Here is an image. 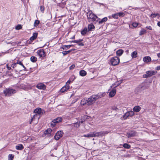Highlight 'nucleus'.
<instances>
[{
  "label": "nucleus",
  "mask_w": 160,
  "mask_h": 160,
  "mask_svg": "<svg viewBox=\"0 0 160 160\" xmlns=\"http://www.w3.org/2000/svg\"><path fill=\"white\" fill-rule=\"evenodd\" d=\"M87 18L89 22L95 21L97 18L100 20V19L94 14L91 11H89L87 13Z\"/></svg>",
  "instance_id": "1"
},
{
  "label": "nucleus",
  "mask_w": 160,
  "mask_h": 160,
  "mask_svg": "<svg viewBox=\"0 0 160 160\" xmlns=\"http://www.w3.org/2000/svg\"><path fill=\"white\" fill-rule=\"evenodd\" d=\"M17 92L16 90L11 88H6L3 91V93L6 97H10L15 94Z\"/></svg>",
  "instance_id": "2"
},
{
  "label": "nucleus",
  "mask_w": 160,
  "mask_h": 160,
  "mask_svg": "<svg viewBox=\"0 0 160 160\" xmlns=\"http://www.w3.org/2000/svg\"><path fill=\"white\" fill-rule=\"evenodd\" d=\"M149 85L146 83H143L136 89L138 92H141L142 90L148 88Z\"/></svg>",
  "instance_id": "3"
},
{
  "label": "nucleus",
  "mask_w": 160,
  "mask_h": 160,
  "mask_svg": "<svg viewBox=\"0 0 160 160\" xmlns=\"http://www.w3.org/2000/svg\"><path fill=\"white\" fill-rule=\"evenodd\" d=\"M110 62L112 65L115 66L118 64L119 62V58L117 57H115L111 59Z\"/></svg>",
  "instance_id": "4"
},
{
  "label": "nucleus",
  "mask_w": 160,
  "mask_h": 160,
  "mask_svg": "<svg viewBox=\"0 0 160 160\" xmlns=\"http://www.w3.org/2000/svg\"><path fill=\"white\" fill-rule=\"evenodd\" d=\"M87 103H88V105L89 106L93 104L95 102V98L94 96L92 95L90 97L87 99Z\"/></svg>",
  "instance_id": "5"
},
{
  "label": "nucleus",
  "mask_w": 160,
  "mask_h": 160,
  "mask_svg": "<svg viewBox=\"0 0 160 160\" xmlns=\"http://www.w3.org/2000/svg\"><path fill=\"white\" fill-rule=\"evenodd\" d=\"M63 132L60 131H58L56 133L54 138L55 140H58L62 136Z\"/></svg>",
  "instance_id": "6"
},
{
  "label": "nucleus",
  "mask_w": 160,
  "mask_h": 160,
  "mask_svg": "<svg viewBox=\"0 0 160 160\" xmlns=\"http://www.w3.org/2000/svg\"><path fill=\"white\" fill-rule=\"evenodd\" d=\"M38 54L41 58H44L45 56V54L44 51L43 49L39 50L37 51Z\"/></svg>",
  "instance_id": "7"
},
{
  "label": "nucleus",
  "mask_w": 160,
  "mask_h": 160,
  "mask_svg": "<svg viewBox=\"0 0 160 160\" xmlns=\"http://www.w3.org/2000/svg\"><path fill=\"white\" fill-rule=\"evenodd\" d=\"M36 87L39 89H42L45 90L46 88V86L42 83L38 84L36 86Z\"/></svg>",
  "instance_id": "8"
},
{
  "label": "nucleus",
  "mask_w": 160,
  "mask_h": 160,
  "mask_svg": "<svg viewBox=\"0 0 160 160\" xmlns=\"http://www.w3.org/2000/svg\"><path fill=\"white\" fill-rule=\"evenodd\" d=\"M136 132L134 131H131L127 133L128 137L129 138L134 137L136 136Z\"/></svg>",
  "instance_id": "9"
},
{
  "label": "nucleus",
  "mask_w": 160,
  "mask_h": 160,
  "mask_svg": "<svg viewBox=\"0 0 160 160\" xmlns=\"http://www.w3.org/2000/svg\"><path fill=\"white\" fill-rule=\"evenodd\" d=\"M157 73V72L156 71H148L146 72V73L147 74L148 77H151Z\"/></svg>",
  "instance_id": "10"
},
{
  "label": "nucleus",
  "mask_w": 160,
  "mask_h": 160,
  "mask_svg": "<svg viewBox=\"0 0 160 160\" xmlns=\"http://www.w3.org/2000/svg\"><path fill=\"white\" fill-rule=\"evenodd\" d=\"M116 93V90L114 88L112 90L109 92V96L110 97L112 98L113 97Z\"/></svg>",
  "instance_id": "11"
},
{
  "label": "nucleus",
  "mask_w": 160,
  "mask_h": 160,
  "mask_svg": "<svg viewBox=\"0 0 160 160\" xmlns=\"http://www.w3.org/2000/svg\"><path fill=\"white\" fill-rule=\"evenodd\" d=\"M108 132L107 131H101L99 132H98V137L103 136L106 134H108Z\"/></svg>",
  "instance_id": "12"
},
{
  "label": "nucleus",
  "mask_w": 160,
  "mask_h": 160,
  "mask_svg": "<svg viewBox=\"0 0 160 160\" xmlns=\"http://www.w3.org/2000/svg\"><path fill=\"white\" fill-rule=\"evenodd\" d=\"M69 86L67 85H65V86L63 87L60 90V91L62 92H63L66 91L68 90L69 88Z\"/></svg>",
  "instance_id": "13"
},
{
  "label": "nucleus",
  "mask_w": 160,
  "mask_h": 160,
  "mask_svg": "<svg viewBox=\"0 0 160 160\" xmlns=\"http://www.w3.org/2000/svg\"><path fill=\"white\" fill-rule=\"evenodd\" d=\"M143 60L145 62H148L151 61V58L149 56H146L143 58Z\"/></svg>",
  "instance_id": "14"
},
{
  "label": "nucleus",
  "mask_w": 160,
  "mask_h": 160,
  "mask_svg": "<svg viewBox=\"0 0 160 160\" xmlns=\"http://www.w3.org/2000/svg\"><path fill=\"white\" fill-rule=\"evenodd\" d=\"M38 33L37 32H34L33 33V35L30 38V40L33 41L37 37Z\"/></svg>",
  "instance_id": "15"
},
{
  "label": "nucleus",
  "mask_w": 160,
  "mask_h": 160,
  "mask_svg": "<svg viewBox=\"0 0 160 160\" xmlns=\"http://www.w3.org/2000/svg\"><path fill=\"white\" fill-rule=\"evenodd\" d=\"M42 110L40 108H37L34 111V112L37 115H40L41 113Z\"/></svg>",
  "instance_id": "16"
},
{
  "label": "nucleus",
  "mask_w": 160,
  "mask_h": 160,
  "mask_svg": "<svg viewBox=\"0 0 160 160\" xmlns=\"http://www.w3.org/2000/svg\"><path fill=\"white\" fill-rule=\"evenodd\" d=\"M141 109V108L140 106H137L134 107L133 108V110L134 112H137L140 110Z\"/></svg>",
  "instance_id": "17"
},
{
  "label": "nucleus",
  "mask_w": 160,
  "mask_h": 160,
  "mask_svg": "<svg viewBox=\"0 0 160 160\" xmlns=\"http://www.w3.org/2000/svg\"><path fill=\"white\" fill-rule=\"evenodd\" d=\"M95 28V27L92 24H88V31L93 30Z\"/></svg>",
  "instance_id": "18"
},
{
  "label": "nucleus",
  "mask_w": 160,
  "mask_h": 160,
  "mask_svg": "<svg viewBox=\"0 0 160 160\" xmlns=\"http://www.w3.org/2000/svg\"><path fill=\"white\" fill-rule=\"evenodd\" d=\"M123 50L122 49H119L117 51L116 54L117 56H120L123 53Z\"/></svg>",
  "instance_id": "19"
},
{
  "label": "nucleus",
  "mask_w": 160,
  "mask_h": 160,
  "mask_svg": "<svg viewBox=\"0 0 160 160\" xmlns=\"http://www.w3.org/2000/svg\"><path fill=\"white\" fill-rule=\"evenodd\" d=\"M108 20V18L107 17H104L102 18L100 21H99L98 23L99 24H102V23H104Z\"/></svg>",
  "instance_id": "20"
},
{
  "label": "nucleus",
  "mask_w": 160,
  "mask_h": 160,
  "mask_svg": "<svg viewBox=\"0 0 160 160\" xmlns=\"http://www.w3.org/2000/svg\"><path fill=\"white\" fill-rule=\"evenodd\" d=\"M16 149L17 150H22L24 148L22 144H19L15 147Z\"/></svg>",
  "instance_id": "21"
},
{
  "label": "nucleus",
  "mask_w": 160,
  "mask_h": 160,
  "mask_svg": "<svg viewBox=\"0 0 160 160\" xmlns=\"http://www.w3.org/2000/svg\"><path fill=\"white\" fill-rule=\"evenodd\" d=\"M80 75L82 76H84L87 74V72L84 70H82L79 72Z\"/></svg>",
  "instance_id": "22"
},
{
  "label": "nucleus",
  "mask_w": 160,
  "mask_h": 160,
  "mask_svg": "<svg viewBox=\"0 0 160 160\" xmlns=\"http://www.w3.org/2000/svg\"><path fill=\"white\" fill-rule=\"evenodd\" d=\"M158 16V18H159L160 17V14L158 13L155 14L152 13L150 16V17L152 18H155Z\"/></svg>",
  "instance_id": "23"
},
{
  "label": "nucleus",
  "mask_w": 160,
  "mask_h": 160,
  "mask_svg": "<svg viewBox=\"0 0 160 160\" xmlns=\"http://www.w3.org/2000/svg\"><path fill=\"white\" fill-rule=\"evenodd\" d=\"M87 98L86 99H82L81 102V104L82 106H84L85 105H88V103H87Z\"/></svg>",
  "instance_id": "24"
},
{
  "label": "nucleus",
  "mask_w": 160,
  "mask_h": 160,
  "mask_svg": "<svg viewBox=\"0 0 160 160\" xmlns=\"http://www.w3.org/2000/svg\"><path fill=\"white\" fill-rule=\"evenodd\" d=\"M138 54L136 51L133 52L131 54V56L132 58H135L137 57Z\"/></svg>",
  "instance_id": "25"
},
{
  "label": "nucleus",
  "mask_w": 160,
  "mask_h": 160,
  "mask_svg": "<svg viewBox=\"0 0 160 160\" xmlns=\"http://www.w3.org/2000/svg\"><path fill=\"white\" fill-rule=\"evenodd\" d=\"M56 119H53L51 122V125L52 127H54L55 126V125L57 123H58V121H57V120H56Z\"/></svg>",
  "instance_id": "26"
},
{
  "label": "nucleus",
  "mask_w": 160,
  "mask_h": 160,
  "mask_svg": "<svg viewBox=\"0 0 160 160\" xmlns=\"http://www.w3.org/2000/svg\"><path fill=\"white\" fill-rule=\"evenodd\" d=\"M81 118H82V120H83L84 121H85L86 120L89 119L90 118V117L87 115H85L81 117Z\"/></svg>",
  "instance_id": "27"
},
{
  "label": "nucleus",
  "mask_w": 160,
  "mask_h": 160,
  "mask_svg": "<svg viewBox=\"0 0 160 160\" xmlns=\"http://www.w3.org/2000/svg\"><path fill=\"white\" fill-rule=\"evenodd\" d=\"M92 137H98V132H91Z\"/></svg>",
  "instance_id": "28"
},
{
  "label": "nucleus",
  "mask_w": 160,
  "mask_h": 160,
  "mask_svg": "<svg viewBox=\"0 0 160 160\" xmlns=\"http://www.w3.org/2000/svg\"><path fill=\"white\" fill-rule=\"evenodd\" d=\"M71 126H73L75 127L78 128L80 126V122H76L70 125Z\"/></svg>",
  "instance_id": "29"
},
{
  "label": "nucleus",
  "mask_w": 160,
  "mask_h": 160,
  "mask_svg": "<svg viewBox=\"0 0 160 160\" xmlns=\"http://www.w3.org/2000/svg\"><path fill=\"white\" fill-rule=\"evenodd\" d=\"M87 32V29L86 28H85L83 30L81 31V33L82 35H84L86 34Z\"/></svg>",
  "instance_id": "30"
},
{
  "label": "nucleus",
  "mask_w": 160,
  "mask_h": 160,
  "mask_svg": "<svg viewBox=\"0 0 160 160\" xmlns=\"http://www.w3.org/2000/svg\"><path fill=\"white\" fill-rule=\"evenodd\" d=\"M146 30H145L144 29H142L140 31L139 35L140 36H141L144 34V33L146 32Z\"/></svg>",
  "instance_id": "31"
},
{
  "label": "nucleus",
  "mask_w": 160,
  "mask_h": 160,
  "mask_svg": "<svg viewBox=\"0 0 160 160\" xmlns=\"http://www.w3.org/2000/svg\"><path fill=\"white\" fill-rule=\"evenodd\" d=\"M37 60V58L35 56H32L30 58L31 61L33 62H36Z\"/></svg>",
  "instance_id": "32"
},
{
  "label": "nucleus",
  "mask_w": 160,
  "mask_h": 160,
  "mask_svg": "<svg viewBox=\"0 0 160 160\" xmlns=\"http://www.w3.org/2000/svg\"><path fill=\"white\" fill-rule=\"evenodd\" d=\"M123 147L126 149H129L131 147V146L127 143H124L123 145Z\"/></svg>",
  "instance_id": "33"
},
{
  "label": "nucleus",
  "mask_w": 160,
  "mask_h": 160,
  "mask_svg": "<svg viewBox=\"0 0 160 160\" xmlns=\"http://www.w3.org/2000/svg\"><path fill=\"white\" fill-rule=\"evenodd\" d=\"M52 130L50 128H48L45 131L44 134H50L52 132Z\"/></svg>",
  "instance_id": "34"
},
{
  "label": "nucleus",
  "mask_w": 160,
  "mask_h": 160,
  "mask_svg": "<svg viewBox=\"0 0 160 160\" xmlns=\"http://www.w3.org/2000/svg\"><path fill=\"white\" fill-rule=\"evenodd\" d=\"M123 118L124 119H126L127 118L129 117V114L128 112H127L123 116Z\"/></svg>",
  "instance_id": "35"
},
{
  "label": "nucleus",
  "mask_w": 160,
  "mask_h": 160,
  "mask_svg": "<svg viewBox=\"0 0 160 160\" xmlns=\"http://www.w3.org/2000/svg\"><path fill=\"white\" fill-rule=\"evenodd\" d=\"M72 50H70L68 51H64L62 52L63 56H65L71 52Z\"/></svg>",
  "instance_id": "36"
},
{
  "label": "nucleus",
  "mask_w": 160,
  "mask_h": 160,
  "mask_svg": "<svg viewBox=\"0 0 160 160\" xmlns=\"http://www.w3.org/2000/svg\"><path fill=\"white\" fill-rule=\"evenodd\" d=\"M112 17L114 19H118V13H115L112 15Z\"/></svg>",
  "instance_id": "37"
},
{
  "label": "nucleus",
  "mask_w": 160,
  "mask_h": 160,
  "mask_svg": "<svg viewBox=\"0 0 160 160\" xmlns=\"http://www.w3.org/2000/svg\"><path fill=\"white\" fill-rule=\"evenodd\" d=\"M40 21L38 20H35L34 22V26L35 27H37Z\"/></svg>",
  "instance_id": "38"
},
{
  "label": "nucleus",
  "mask_w": 160,
  "mask_h": 160,
  "mask_svg": "<svg viewBox=\"0 0 160 160\" xmlns=\"http://www.w3.org/2000/svg\"><path fill=\"white\" fill-rule=\"evenodd\" d=\"M118 16H119L120 17H123L125 15V14L123 12H119L118 13Z\"/></svg>",
  "instance_id": "39"
},
{
  "label": "nucleus",
  "mask_w": 160,
  "mask_h": 160,
  "mask_svg": "<svg viewBox=\"0 0 160 160\" xmlns=\"http://www.w3.org/2000/svg\"><path fill=\"white\" fill-rule=\"evenodd\" d=\"M128 112V113L129 114V117H132L133 115H134V112L133 111H130Z\"/></svg>",
  "instance_id": "40"
},
{
  "label": "nucleus",
  "mask_w": 160,
  "mask_h": 160,
  "mask_svg": "<svg viewBox=\"0 0 160 160\" xmlns=\"http://www.w3.org/2000/svg\"><path fill=\"white\" fill-rule=\"evenodd\" d=\"M22 28V26L21 25H17L16 28L15 29L17 30H19L21 29Z\"/></svg>",
  "instance_id": "41"
},
{
  "label": "nucleus",
  "mask_w": 160,
  "mask_h": 160,
  "mask_svg": "<svg viewBox=\"0 0 160 160\" xmlns=\"http://www.w3.org/2000/svg\"><path fill=\"white\" fill-rule=\"evenodd\" d=\"M14 156L12 154H10L8 155V160H12Z\"/></svg>",
  "instance_id": "42"
},
{
  "label": "nucleus",
  "mask_w": 160,
  "mask_h": 160,
  "mask_svg": "<svg viewBox=\"0 0 160 160\" xmlns=\"http://www.w3.org/2000/svg\"><path fill=\"white\" fill-rule=\"evenodd\" d=\"M56 120L58 121V122L59 123L60 122H61L62 120V118L61 117H58L57 118H56Z\"/></svg>",
  "instance_id": "43"
},
{
  "label": "nucleus",
  "mask_w": 160,
  "mask_h": 160,
  "mask_svg": "<svg viewBox=\"0 0 160 160\" xmlns=\"http://www.w3.org/2000/svg\"><path fill=\"white\" fill-rule=\"evenodd\" d=\"M83 137L88 138L92 137L91 132L88 134L84 135Z\"/></svg>",
  "instance_id": "44"
},
{
  "label": "nucleus",
  "mask_w": 160,
  "mask_h": 160,
  "mask_svg": "<svg viewBox=\"0 0 160 160\" xmlns=\"http://www.w3.org/2000/svg\"><path fill=\"white\" fill-rule=\"evenodd\" d=\"M75 79V77L74 76H72L69 79L72 81V82Z\"/></svg>",
  "instance_id": "45"
},
{
  "label": "nucleus",
  "mask_w": 160,
  "mask_h": 160,
  "mask_svg": "<svg viewBox=\"0 0 160 160\" xmlns=\"http://www.w3.org/2000/svg\"><path fill=\"white\" fill-rule=\"evenodd\" d=\"M97 94L98 95L99 98H101L103 96V93H102V92L98 93V94Z\"/></svg>",
  "instance_id": "46"
},
{
  "label": "nucleus",
  "mask_w": 160,
  "mask_h": 160,
  "mask_svg": "<svg viewBox=\"0 0 160 160\" xmlns=\"http://www.w3.org/2000/svg\"><path fill=\"white\" fill-rule=\"evenodd\" d=\"M116 83H115L114 84L116 85L115 87H114V88H116V87L119 86L121 84V82H120L119 81L117 82Z\"/></svg>",
  "instance_id": "47"
},
{
  "label": "nucleus",
  "mask_w": 160,
  "mask_h": 160,
  "mask_svg": "<svg viewBox=\"0 0 160 160\" xmlns=\"http://www.w3.org/2000/svg\"><path fill=\"white\" fill-rule=\"evenodd\" d=\"M40 9L41 12H43L44 10V7L43 6H41L40 7Z\"/></svg>",
  "instance_id": "48"
},
{
  "label": "nucleus",
  "mask_w": 160,
  "mask_h": 160,
  "mask_svg": "<svg viewBox=\"0 0 160 160\" xmlns=\"http://www.w3.org/2000/svg\"><path fill=\"white\" fill-rule=\"evenodd\" d=\"M138 24L136 22H133L132 23V26L133 27L136 28L137 27Z\"/></svg>",
  "instance_id": "49"
},
{
  "label": "nucleus",
  "mask_w": 160,
  "mask_h": 160,
  "mask_svg": "<svg viewBox=\"0 0 160 160\" xmlns=\"http://www.w3.org/2000/svg\"><path fill=\"white\" fill-rule=\"evenodd\" d=\"M75 67V65L74 64H72L69 67L70 70H72Z\"/></svg>",
  "instance_id": "50"
},
{
  "label": "nucleus",
  "mask_w": 160,
  "mask_h": 160,
  "mask_svg": "<svg viewBox=\"0 0 160 160\" xmlns=\"http://www.w3.org/2000/svg\"><path fill=\"white\" fill-rule=\"evenodd\" d=\"M76 43H78L81 42L82 41H83V40L82 39H79L78 40H76Z\"/></svg>",
  "instance_id": "51"
},
{
  "label": "nucleus",
  "mask_w": 160,
  "mask_h": 160,
  "mask_svg": "<svg viewBox=\"0 0 160 160\" xmlns=\"http://www.w3.org/2000/svg\"><path fill=\"white\" fill-rule=\"evenodd\" d=\"M17 63L12 64V65L11 67H12L13 68L16 67L17 66Z\"/></svg>",
  "instance_id": "52"
},
{
  "label": "nucleus",
  "mask_w": 160,
  "mask_h": 160,
  "mask_svg": "<svg viewBox=\"0 0 160 160\" xmlns=\"http://www.w3.org/2000/svg\"><path fill=\"white\" fill-rule=\"evenodd\" d=\"M93 96H94V97H95V100L96 101L98 99V98H99V97H98V95L97 94L96 95H92Z\"/></svg>",
  "instance_id": "53"
},
{
  "label": "nucleus",
  "mask_w": 160,
  "mask_h": 160,
  "mask_svg": "<svg viewBox=\"0 0 160 160\" xmlns=\"http://www.w3.org/2000/svg\"><path fill=\"white\" fill-rule=\"evenodd\" d=\"M72 46H73V45H64V47L66 48H69L71 47H72Z\"/></svg>",
  "instance_id": "54"
},
{
  "label": "nucleus",
  "mask_w": 160,
  "mask_h": 160,
  "mask_svg": "<svg viewBox=\"0 0 160 160\" xmlns=\"http://www.w3.org/2000/svg\"><path fill=\"white\" fill-rule=\"evenodd\" d=\"M71 82H72V81L69 79L66 83V85H68L69 86V84Z\"/></svg>",
  "instance_id": "55"
},
{
  "label": "nucleus",
  "mask_w": 160,
  "mask_h": 160,
  "mask_svg": "<svg viewBox=\"0 0 160 160\" xmlns=\"http://www.w3.org/2000/svg\"><path fill=\"white\" fill-rule=\"evenodd\" d=\"M143 78H148L149 77H148L147 74L146 73V74L143 75Z\"/></svg>",
  "instance_id": "56"
},
{
  "label": "nucleus",
  "mask_w": 160,
  "mask_h": 160,
  "mask_svg": "<svg viewBox=\"0 0 160 160\" xmlns=\"http://www.w3.org/2000/svg\"><path fill=\"white\" fill-rule=\"evenodd\" d=\"M146 28H147L148 29H149L150 30H152V27L151 26H147L146 27Z\"/></svg>",
  "instance_id": "57"
},
{
  "label": "nucleus",
  "mask_w": 160,
  "mask_h": 160,
  "mask_svg": "<svg viewBox=\"0 0 160 160\" xmlns=\"http://www.w3.org/2000/svg\"><path fill=\"white\" fill-rule=\"evenodd\" d=\"M78 45L80 46H84V44L82 42H80L78 43Z\"/></svg>",
  "instance_id": "58"
},
{
  "label": "nucleus",
  "mask_w": 160,
  "mask_h": 160,
  "mask_svg": "<svg viewBox=\"0 0 160 160\" xmlns=\"http://www.w3.org/2000/svg\"><path fill=\"white\" fill-rule=\"evenodd\" d=\"M17 64H19V65H21L22 64V62L20 61H18V62H17Z\"/></svg>",
  "instance_id": "59"
},
{
  "label": "nucleus",
  "mask_w": 160,
  "mask_h": 160,
  "mask_svg": "<svg viewBox=\"0 0 160 160\" xmlns=\"http://www.w3.org/2000/svg\"><path fill=\"white\" fill-rule=\"evenodd\" d=\"M22 66V67H23V68H24V69H22V70H26V71H27V70H26V68L24 66L23 64H22L21 65Z\"/></svg>",
  "instance_id": "60"
},
{
  "label": "nucleus",
  "mask_w": 160,
  "mask_h": 160,
  "mask_svg": "<svg viewBox=\"0 0 160 160\" xmlns=\"http://www.w3.org/2000/svg\"><path fill=\"white\" fill-rule=\"evenodd\" d=\"M22 66V67H23V68H24V69H22V70H26V71H27V70H26V68L24 66L23 64H22L21 65Z\"/></svg>",
  "instance_id": "61"
},
{
  "label": "nucleus",
  "mask_w": 160,
  "mask_h": 160,
  "mask_svg": "<svg viewBox=\"0 0 160 160\" xmlns=\"http://www.w3.org/2000/svg\"><path fill=\"white\" fill-rule=\"evenodd\" d=\"M156 69L158 70H160V66H158L157 67H156Z\"/></svg>",
  "instance_id": "62"
},
{
  "label": "nucleus",
  "mask_w": 160,
  "mask_h": 160,
  "mask_svg": "<svg viewBox=\"0 0 160 160\" xmlns=\"http://www.w3.org/2000/svg\"><path fill=\"white\" fill-rule=\"evenodd\" d=\"M37 114H36L34 115L33 116V117L32 118H33L34 119H35V117L37 116Z\"/></svg>",
  "instance_id": "63"
},
{
  "label": "nucleus",
  "mask_w": 160,
  "mask_h": 160,
  "mask_svg": "<svg viewBox=\"0 0 160 160\" xmlns=\"http://www.w3.org/2000/svg\"><path fill=\"white\" fill-rule=\"evenodd\" d=\"M81 121L80 122H81V123H83V122H85V121H84L83 120H82V118H81Z\"/></svg>",
  "instance_id": "64"
}]
</instances>
